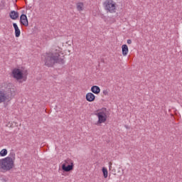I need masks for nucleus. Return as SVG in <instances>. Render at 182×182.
<instances>
[{
    "label": "nucleus",
    "instance_id": "nucleus-1",
    "mask_svg": "<svg viewBox=\"0 0 182 182\" xmlns=\"http://www.w3.org/2000/svg\"><path fill=\"white\" fill-rule=\"evenodd\" d=\"M44 63L48 68L52 67L55 63H60L63 65L65 63V57L60 58V48L58 47L55 52L47 53L44 55Z\"/></svg>",
    "mask_w": 182,
    "mask_h": 182
},
{
    "label": "nucleus",
    "instance_id": "nucleus-2",
    "mask_svg": "<svg viewBox=\"0 0 182 182\" xmlns=\"http://www.w3.org/2000/svg\"><path fill=\"white\" fill-rule=\"evenodd\" d=\"M16 154L11 152L9 156L0 159V173H6L15 167Z\"/></svg>",
    "mask_w": 182,
    "mask_h": 182
},
{
    "label": "nucleus",
    "instance_id": "nucleus-3",
    "mask_svg": "<svg viewBox=\"0 0 182 182\" xmlns=\"http://www.w3.org/2000/svg\"><path fill=\"white\" fill-rule=\"evenodd\" d=\"M12 76L14 79H16V80H21L22 79L25 82L28 76V71L15 68L12 71Z\"/></svg>",
    "mask_w": 182,
    "mask_h": 182
},
{
    "label": "nucleus",
    "instance_id": "nucleus-4",
    "mask_svg": "<svg viewBox=\"0 0 182 182\" xmlns=\"http://www.w3.org/2000/svg\"><path fill=\"white\" fill-rule=\"evenodd\" d=\"M104 6L105 10L110 12V14H114L116 12L117 4L113 0H106L104 3Z\"/></svg>",
    "mask_w": 182,
    "mask_h": 182
},
{
    "label": "nucleus",
    "instance_id": "nucleus-5",
    "mask_svg": "<svg viewBox=\"0 0 182 182\" xmlns=\"http://www.w3.org/2000/svg\"><path fill=\"white\" fill-rule=\"evenodd\" d=\"M98 117V123L102 124L107 120V111L106 108H102L97 112L95 114Z\"/></svg>",
    "mask_w": 182,
    "mask_h": 182
},
{
    "label": "nucleus",
    "instance_id": "nucleus-6",
    "mask_svg": "<svg viewBox=\"0 0 182 182\" xmlns=\"http://www.w3.org/2000/svg\"><path fill=\"white\" fill-rule=\"evenodd\" d=\"M73 161L70 159H67L64 161V163L62 165V170L66 172L72 171V170H73Z\"/></svg>",
    "mask_w": 182,
    "mask_h": 182
},
{
    "label": "nucleus",
    "instance_id": "nucleus-7",
    "mask_svg": "<svg viewBox=\"0 0 182 182\" xmlns=\"http://www.w3.org/2000/svg\"><path fill=\"white\" fill-rule=\"evenodd\" d=\"M12 99V92H5L4 90H0V103L4 102H9Z\"/></svg>",
    "mask_w": 182,
    "mask_h": 182
},
{
    "label": "nucleus",
    "instance_id": "nucleus-8",
    "mask_svg": "<svg viewBox=\"0 0 182 182\" xmlns=\"http://www.w3.org/2000/svg\"><path fill=\"white\" fill-rule=\"evenodd\" d=\"M20 23L22 26L28 27L29 26V21H28V17L25 14H21L20 16Z\"/></svg>",
    "mask_w": 182,
    "mask_h": 182
},
{
    "label": "nucleus",
    "instance_id": "nucleus-9",
    "mask_svg": "<svg viewBox=\"0 0 182 182\" xmlns=\"http://www.w3.org/2000/svg\"><path fill=\"white\" fill-rule=\"evenodd\" d=\"M9 16L14 21H16V19L19 18V13L18 11H11L9 14Z\"/></svg>",
    "mask_w": 182,
    "mask_h": 182
},
{
    "label": "nucleus",
    "instance_id": "nucleus-10",
    "mask_svg": "<svg viewBox=\"0 0 182 182\" xmlns=\"http://www.w3.org/2000/svg\"><path fill=\"white\" fill-rule=\"evenodd\" d=\"M13 26L14 28L16 38H19L21 36V30L19 29V27H18V24L14 23Z\"/></svg>",
    "mask_w": 182,
    "mask_h": 182
},
{
    "label": "nucleus",
    "instance_id": "nucleus-11",
    "mask_svg": "<svg viewBox=\"0 0 182 182\" xmlns=\"http://www.w3.org/2000/svg\"><path fill=\"white\" fill-rule=\"evenodd\" d=\"M95 99H96V96H95L92 92H88L86 95V100L87 102H95Z\"/></svg>",
    "mask_w": 182,
    "mask_h": 182
},
{
    "label": "nucleus",
    "instance_id": "nucleus-12",
    "mask_svg": "<svg viewBox=\"0 0 182 182\" xmlns=\"http://www.w3.org/2000/svg\"><path fill=\"white\" fill-rule=\"evenodd\" d=\"M91 92L95 93V95H99V93H100V87H99V86L94 85L91 87Z\"/></svg>",
    "mask_w": 182,
    "mask_h": 182
},
{
    "label": "nucleus",
    "instance_id": "nucleus-13",
    "mask_svg": "<svg viewBox=\"0 0 182 182\" xmlns=\"http://www.w3.org/2000/svg\"><path fill=\"white\" fill-rule=\"evenodd\" d=\"M77 11L82 12L85 9V4L82 2H78L76 4Z\"/></svg>",
    "mask_w": 182,
    "mask_h": 182
},
{
    "label": "nucleus",
    "instance_id": "nucleus-14",
    "mask_svg": "<svg viewBox=\"0 0 182 182\" xmlns=\"http://www.w3.org/2000/svg\"><path fill=\"white\" fill-rule=\"evenodd\" d=\"M122 49L123 56H127V53H129V47H127V45L126 44L122 45Z\"/></svg>",
    "mask_w": 182,
    "mask_h": 182
},
{
    "label": "nucleus",
    "instance_id": "nucleus-15",
    "mask_svg": "<svg viewBox=\"0 0 182 182\" xmlns=\"http://www.w3.org/2000/svg\"><path fill=\"white\" fill-rule=\"evenodd\" d=\"M6 154H8V150H6V149H4L0 151L1 157H5Z\"/></svg>",
    "mask_w": 182,
    "mask_h": 182
},
{
    "label": "nucleus",
    "instance_id": "nucleus-16",
    "mask_svg": "<svg viewBox=\"0 0 182 182\" xmlns=\"http://www.w3.org/2000/svg\"><path fill=\"white\" fill-rule=\"evenodd\" d=\"M102 173H103V176H104L105 178H107V176L109 174V173L107 171V168H106L105 167H103Z\"/></svg>",
    "mask_w": 182,
    "mask_h": 182
},
{
    "label": "nucleus",
    "instance_id": "nucleus-17",
    "mask_svg": "<svg viewBox=\"0 0 182 182\" xmlns=\"http://www.w3.org/2000/svg\"><path fill=\"white\" fill-rule=\"evenodd\" d=\"M102 93L105 96H108L109 95V90H103Z\"/></svg>",
    "mask_w": 182,
    "mask_h": 182
},
{
    "label": "nucleus",
    "instance_id": "nucleus-18",
    "mask_svg": "<svg viewBox=\"0 0 182 182\" xmlns=\"http://www.w3.org/2000/svg\"><path fill=\"white\" fill-rule=\"evenodd\" d=\"M127 43L128 45H132V40L131 39L127 40Z\"/></svg>",
    "mask_w": 182,
    "mask_h": 182
},
{
    "label": "nucleus",
    "instance_id": "nucleus-19",
    "mask_svg": "<svg viewBox=\"0 0 182 182\" xmlns=\"http://www.w3.org/2000/svg\"><path fill=\"white\" fill-rule=\"evenodd\" d=\"M112 162H109V170H112Z\"/></svg>",
    "mask_w": 182,
    "mask_h": 182
}]
</instances>
